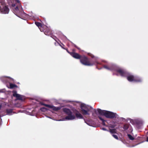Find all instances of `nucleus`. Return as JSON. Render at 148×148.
<instances>
[{
	"mask_svg": "<svg viewBox=\"0 0 148 148\" xmlns=\"http://www.w3.org/2000/svg\"><path fill=\"white\" fill-rule=\"evenodd\" d=\"M97 111L100 115H104L107 118L112 119L115 117L116 114L112 112L102 110L100 109H98Z\"/></svg>",
	"mask_w": 148,
	"mask_h": 148,
	"instance_id": "nucleus-1",
	"label": "nucleus"
},
{
	"mask_svg": "<svg viewBox=\"0 0 148 148\" xmlns=\"http://www.w3.org/2000/svg\"><path fill=\"white\" fill-rule=\"evenodd\" d=\"M81 63L84 65L88 66H92L94 65L100 64V63L96 61L90 62L88 58L85 56H82L80 59Z\"/></svg>",
	"mask_w": 148,
	"mask_h": 148,
	"instance_id": "nucleus-2",
	"label": "nucleus"
},
{
	"mask_svg": "<svg viewBox=\"0 0 148 148\" xmlns=\"http://www.w3.org/2000/svg\"><path fill=\"white\" fill-rule=\"evenodd\" d=\"M126 77L127 80L130 82H142V79L140 77L132 75L128 73Z\"/></svg>",
	"mask_w": 148,
	"mask_h": 148,
	"instance_id": "nucleus-3",
	"label": "nucleus"
},
{
	"mask_svg": "<svg viewBox=\"0 0 148 148\" xmlns=\"http://www.w3.org/2000/svg\"><path fill=\"white\" fill-rule=\"evenodd\" d=\"M63 111L64 112L68 115L65 117L66 119L71 120L74 119L75 118V116L72 115V112L69 109L64 108L63 109Z\"/></svg>",
	"mask_w": 148,
	"mask_h": 148,
	"instance_id": "nucleus-4",
	"label": "nucleus"
},
{
	"mask_svg": "<svg viewBox=\"0 0 148 148\" xmlns=\"http://www.w3.org/2000/svg\"><path fill=\"white\" fill-rule=\"evenodd\" d=\"M81 112L83 115H89L88 112L90 111L89 106L84 104H81L80 106Z\"/></svg>",
	"mask_w": 148,
	"mask_h": 148,
	"instance_id": "nucleus-5",
	"label": "nucleus"
},
{
	"mask_svg": "<svg viewBox=\"0 0 148 148\" xmlns=\"http://www.w3.org/2000/svg\"><path fill=\"white\" fill-rule=\"evenodd\" d=\"M0 10L3 14H8L9 11V9L5 5V4L3 1L0 2Z\"/></svg>",
	"mask_w": 148,
	"mask_h": 148,
	"instance_id": "nucleus-6",
	"label": "nucleus"
},
{
	"mask_svg": "<svg viewBox=\"0 0 148 148\" xmlns=\"http://www.w3.org/2000/svg\"><path fill=\"white\" fill-rule=\"evenodd\" d=\"M1 81L3 83H10L13 81V79L10 77L2 76L0 78Z\"/></svg>",
	"mask_w": 148,
	"mask_h": 148,
	"instance_id": "nucleus-7",
	"label": "nucleus"
},
{
	"mask_svg": "<svg viewBox=\"0 0 148 148\" xmlns=\"http://www.w3.org/2000/svg\"><path fill=\"white\" fill-rule=\"evenodd\" d=\"M13 96L15 97L18 100L23 101L25 99V97L24 96L16 93V92L15 91L13 92Z\"/></svg>",
	"mask_w": 148,
	"mask_h": 148,
	"instance_id": "nucleus-8",
	"label": "nucleus"
},
{
	"mask_svg": "<svg viewBox=\"0 0 148 148\" xmlns=\"http://www.w3.org/2000/svg\"><path fill=\"white\" fill-rule=\"evenodd\" d=\"M116 71L119 73L121 76L126 77L128 72L125 70L119 69L116 70Z\"/></svg>",
	"mask_w": 148,
	"mask_h": 148,
	"instance_id": "nucleus-9",
	"label": "nucleus"
},
{
	"mask_svg": "<svg viewBox=\"0 0 148 148\" xmlns=\"http://www.w3.org/2000/svg\"><path fill=\"white\" fill-rule=\"evenodd\" d=\"M45 105V106L52 109L53 110L55 111H58L61 109V107H56L53 106L48 104Z\"/></svg>",
	"mask_w": 148,
	"mask_h": 148,
	"instance_id": "nucleus-10",
	"label": "nucleus"
},
{
	"mask_svg": "<svg viewBox=\"0 0 148 148\" xmlns=\"http://www.w3.org/2000/svg\"><path fill=\"white\" fill-rule=\"evenodd\" d=\"M35 24L38 27L40 31L43 30L44 27H46V25H42L40 23L35 22Z\"/></svg>",
	"mask_w": 148,
	"mask_h": 148,
	"instance_id": "nucleus-11",
	"label": "nucleus"
},
{
	"mask_svg": "<svg viewBox=\"0 0 148 148\" xmlns=\"http://www.w3.org/2000/svg\"><path fill=\"white\" fill-rule=\"evenodd\" d=\"M46 27H44L43 30L41 31L44 32L45 34L46 35H49L51 33V31L50 29L46 26Z\"/></svg>",
	"mask_w": 148,
	"mask_h": 148,
	"instance_id": "nucleus-12",
	"label": "nucleus"
},
{
	"mask_svg": "<svg viewBox=\"0 0 148 148\" xmlns=\"http://www.w3.org/2000/svg\"><path fill=\"white\" fill-rule=\"evenodd\" d=\"M71 55L75 58L77 59H80L82 56L79 55L78 53L72 52L71 53Z\"/></svg>",
	"mask_w": 148,
	"mask_h": 148,
	"instance_id": "nucleus-13",
	"label": "nucleus"
},
{
	"mask_svg": "<svg viewBox=\"0 0 148 148\" xmlns=\"http://www.w3.org/2000/svg\"><path fill=\"white\" fill-rule=\"evenodd\" d=\"M76 117L77 119H83L84 118L82 115L78 111L76 110V112L75 113Z\"/></svg>",
	"mask_w": 148,
	"mask_h": 148,
	"instance_id": "nucleus-14",
	"label": "nucleus"
},
{
	"mask_svg": "<svg viewBox=\"0 0 148 148\" xmlns=\"http://www.w3.org/2000/svg\"><path fill=\"white\" fill-rule=\"evenodd\" d=\"M130 126V124L125 123L123 125V128L125 130H126L128 129Z\"/></svg>",
	"mask_w": 148,
	"mask_h": 148,
	"instance_id": "nucleus-15",
	"label": "nucleus"
},
{
	"mask_svg": "<svg viewBox=\"0 0 148 148\" xmlns=\"http://www.w3.org/2000/svg\"><path fill=\"white\" fill-rule=\"evenodd\" d=\"M13 110L12 109H8L6 110V112L7 114H10L12 113Z\"/></svg>",
	"mask_w": 148,
	"mask_h": 148,
	"instance_id": "nucleus-16",
	"label": "nucleus"
},
{
	"mask_svg": "<svg viewBox=\"0 0 148 148\" xmlns=\"http://www.w3.org/2000/svg\"><path fill=\"white\" fill-rule=\"evenodd\" d=\"M10 88H14V87H16V88L18 87V86L16 85L15 84H12V83H10Z\"/></svg>",
	"mask_w": 148,
	"mask_h": 148,
	"instance_id": "nucleus-17",
	"label": "nucleus"
},
{
	"mask_svg": "<svg viewBox=\"0 0 148 148\" xmlns=\"http://www.w3.org/2000/svg\"><path fill=\"white\" fill-rule=\"evenodd\" d=\"M110 132L111 134L116 133V130L115 129H110Z\"/></svg>",
	"mask_w": 148,
	"mask_h": 148,
	"instance_id": "nucleus-18",
	"label": "nucleus"
},
{
	"mask_svg": "<svg viewBox=\"0 0 148 148\" xmlns=\"http://www.w3.org/2000/svg\"><path fill=\"white\" fill-rule=\"evenodd\" d=\"M98 118L99 119L101 120L102 121V124L104 125H105V120L103 119V118H102L101 117L99 116H98Z\"/></svg>",
	"mask_w": 148,
	"mask_h": 148,
	"instance_id": "nucleus-19",
	"label": "nucleus"
},
{
	"mask_svg": "<svg viewBox=\"0 0 148 148\" xmlns=\"http://www.w3.org/2000/svg\"><path fill=\"white\" fill-rule=\"evenodd\" d=\"M127 136L130 140H133L134 139V138L131 134H128Z\"/></svg>",
	"mask_w": 148,
	"mask_h": 148,
	"instance_id": "nucleus-20",
	"label": "nucleus"
},
{
	"mask_svg": "<svg viewBox=\"0 0 148 148\" xmlns=\"http://www.w3.org/2000/svg\"><path fill=\"white\" fill-rule=\"evenodd\" d=\"M60 46H61V47H62V48H63V49H64L66 50V51L68 53H69V54H70L71 55V53H72V52H69V51H68V49H66V48H64V47H62V45H60Z\"/></svg>",
	"mask_w": 148,
	"mask_h": 148,
	"instance_id": "nucleus-21",
	"label": "nucleus"
},
{
	"mask_svg": "<svg viewBox=\"0 0 148 148\" xmlns=\"http://www.w3.org/2000/svg\"><path fill=\"white\" fill-rule=\"evenodd\" d=\"M112 136L116 139L118 140L119 139L118 137L116 135L112 134Z\"/></svg>",
	"mask_w": 148,
	"mask_h": 148,
	"instance_id": "nucleus-22",
	"label": "nucleus"
},
{
	"mask_svg": "<svg viewBox=\"0 0 148 148\" xmlns=\"http://www.w3.org/2000/svg\"><path fill=\"white\" fill-rule=\"evenodd\" d=\"M103 67L104 68L108 70H110V68L106 65H104L103 66Z\"/></svg>",
	"mask_w": 148,
	"mask_h": 148,
	"instance_id": "nucleus-23",
	"label": "nucleus"
},
{
	"mask_svg": "<svg viewBox=\"0 0 148 148\" xmlns=\"http://www.w3.org/2000/svg\"><path fill=\"white\" fill-rule=\"evenodd\" d=\"M15 1L19 4V7L21 6L20 1L19 0H15Z\"/></svg>",
	"mask_w": 148,
	"mask_h": 148,
	"instance_id": "nucleus-24",
	"label": "nucleus"
},
{
	"mask_svg": "<svg viewBox=\"0 0 148 148\" xmlns=\"http://www.w3.org/2000/svg\"><path fill=\"white\" fill-rule=\"evenodd\" d=\"M40 110L42 111H45V110H46V109L45 108H41Z\"/></svg>",
	"mask_w": 148,
	"mask_h": 148,
	"instance_id": "nucleus-25",
	"label": "nucleus"
},
{
	"mask_svg": "<svg viewBox=\"0 0 148 148\" xmlns=\"http://www.w3.org/2000/svg\"><path fill=\"white\" fill-rule=\"evenodd\" d=\"M53 39H54L55 41H57V38L55 36H53V37H52Z\"/></svg>",
	"mask_w": 148,
	"mask_h": 148,
	"instance_id": "nucleus-26",
	"label": "nucleus"
},
{
	"mask_svg": "<svg viewBox=\"0 0 148 148\" xmlns=\"http://www.w3.org/2000/svg\"><path fill=\"white\" fill-rule=\"evenodd\" d=\"M15 10L16 11L18 10H19L18 7L16 6L15 8Z\"/></svg>",
	"mask_w": 148,
	"mask_h": 148,
	"instance_id": "nucleus-27",
	"label": "nucleus"
},
{
	"mask_svg": "<svg viewBox=\"0 0 148 148\" xmlns=\"http://www.w3.org/2000/svg\"><path fill=\"white\" fill-rule=\"evenodd\" d=\"M115 125H111V126H110V127L112 128H114L115 127Z\"/></svg>",
	"mask_w": 148,
	"mask_h": 148,
	"instance_id": "nucleus-28",
	"label": "nucleus"
},
{
	"mask_svg": "<svg viewBox=\"0 0 148 148\" xmlns=\"http://www.w3.org/2000/svg\"><path fill=\"white\" fill-rule=\"evenodd\" d=\"M12 7H14L16 6V4H12Z\"/></svg>",
	"mask_w": 148,
	"mask_h": 148,
	"instance_id": "nucleus-29",
	"label": "nucleus"
},
{
	"mask_svg": "<svg viewBox=\"0 0 148 148\" xmlns=\"http://www.w3.org/2000/svg\"><path fill=\"white\" fill-rule=\"evenodd\" d=\"M41 104L42 105H44L45 106V105H47V104H45L43 103H41Z\"/></svg>",
	"mask_w": 148,
	"mask_h": 148,
	"instance_id": "nucleus-30",
	"label": "nucleus"
},
{
	"mask_svg": "<svg viewBox=\"0 0 148 148\" xmlns=\"http://www.w3.org/2000/svg\"><path fill=\"white\" fill-rule=\"evenodd\" d=\"M102 129L104 130H106V129L104 128H103Z\"/></svg>",
	"mask_w": 148,
	"mask_h": 148,
	"instance_id": "nucleus-31",
	"label": "nucleus"
},
{
	"mask_svg": "<svg viewBox=\"0 0 148 148\" xmlns=\"http://www.w3.org/2000/svg\"><path fill=\"white\" fill-rule=\"evenodd\" d=\"M146 141H147L148 142V136L147 138Z\"/></svg>",
	"mask_w": 148,
	"mask_h": 148,
	"instance_id": "nucleus-32",
	"label": "nucleus"
},
{
	"mask_svg": "<svg viewBox=\"0 0 148 148\" xmlns=\"http://www.w3.org/2000/svg\"><path fill=\"white\" fill-rule=\"evenodd\" d=\"M1 104H0V109L1 108Z\"/></svg>",
	"mask_w": 148,
	"mask_h": 148,
	"instance_id": "nucleus-33",
	"label": "nucleus"
},
{
	"mask_svg": "<svg viewBox=\"0 0 148 148\" xmlns=\"http://www.w3.org/2000/svg\"><path fill=\"white\" fill-rule=\"evenodd\" d=\"M91 57L92 58H93V57H94V56L92 55V56H91Z\"/></svg>",
	"mask_w": 148,
	"mask_h": 148,
	"instance_id": "nucleus-34",
	"label": "nucleus"
},
{
	"mask_svg": "<svg viewBox=\"0 0 148 148\" xmlns=\"http://www.w3.org/2000/svg\"><path fill=\"white\" fill-rule=\"evenodd\" d=\"M62 47H64L63 46H64V45H63V46H62Z\"/></svg>",
	"mask_w": 148,
	"mask_h": 148,
	"instance_id": "nucleus-35",
	"label": "nucleus"
},
{
	"mask_svg": "<svg viewBox=\"0 0 148 148\" xmlns=\"http://www.w3.org/2000/svg\"><path fill=\"white\" fill-rule=\"evenodd\" d=\"M95 110V111H96V109H95V110Z\"/></svg>",
	"mask_w": 148,
	"mask_h": 148,
	"instance_id": "nucleus-36",
	"label": "nucleus"
},
{
	"mask_svg": "<svg viewBox=\"0 0 148 148\" xmlns=\"http://www.w3.org/2000/svg\"><path fill=\"white\" fill-rule=\"evenodd\" d=\"M0 117H1V116H0Z\"/></svg>",
	"mask_w": 148,
	"mask_h": 148,
	"instance_id": "nucleus-37",
	"label": "nucleus"
}]
</instances>
